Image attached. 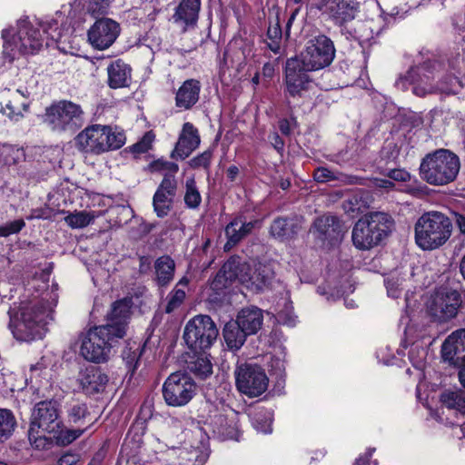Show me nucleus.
<instances>
[{"label": "nucleus", "instance_id": "1", "mask_svg": "<svg viewBox=\"0 0 465 465\" xmlns=\"http://www.w3.org/2000/svg\"><path fill=\"white\" fill-rule=\"evenodd\" d=\"M132 306L131 298L114 302L105 316V323L87 331L80 348L85 360L95 363L108 361L112 349L126 335Z\"/></svg>", "mask_w": 465, "mask_h": 465}, {"label": "nucleus", "instance_id": "2", "mask_svg": "<svg viewBox=\"0 0 465 465\" xmlns=\"http://www.w3.org/2000/svg\"><path fill=\"white\" fill-rule=\"evenodd\" d=\"M53 320V309L44 300L23 302L14 316L10 328L16 340L30 341L41 337L42 330Z\"/></svg>", "mask_w": 465, "mask_h": 465}, {"label": "nucleus", "instance_id": "3", "mask_svg": "<svg viewBox=\"0 0 465 465\" xmlns=\"http://www.w3.org/2000/svg\"><path fill=\"white\" fill-rule=\"evenodd\" d=\"M395 229L392 216L384 212H370L354 224L351 240L355 248L368 251L379 246Z\"/></svg>", "mask_w": 465, "mask_h": 465}, {"label": "nucleus", "instance_id": "4", "mask_svg": "<svg viewBox=\"0 0 465 465\" xmlns=\"http://www.w3.org/2000/svg\"><path fill=\"white\" fill-rule=\"evenodd\" d=\"M452 220L446 214L431 211L424 213L414 224L416 244L423 251L443 246L452 234Z\"/></svg>", "mask_w": 465, "mask_h": 465}, {"label": "nucleus", "instance_id": "5", "mask_svg": "<svg viewBox=\"0 0 465 465\" xmlns=\"http://www.w3.org/2000/svg\"><path fill=\"white\" fill-rule=\"evenodd\" d=\"M460 168V158L447 149H438L422 158L420 175L423 181L435 186L452 183Z\"/></svg>", "mask_w": 465, "mask_h": 465}, {"label": "nucleus", "instance_id": "6", "mask_svg": "<svg viewBox=\"0 0 465 465\" xmlns=\"http://www.w3.org/2000/svg\"><path fill=\"white\" fill-rule=\"evenodd\" d=\"M219 334L216 324L209 315L199 314L185 325L183 340L188 348L195 353L209 350Z\"/></svg>", "mask_w": 465, "mask_h": 465}, {"label": "nucleus", "instance_id": "7", "mask_svg": "<svg viewBox=\"0 0 465 465\" xmlns=\"http://www.w3.org/2000/svg\"><path fill=\"white\" fill-rule=\"evenodd\" d=\"M4 39V52L9 54L17 50L20 54H34L41 49L44 38L39 28L35 27L27 20L18 22L16 35H13L10 29L2 31Z\"/></svg>", "mask_w": 465, "mask_h": 465}, {"label": "nucleus", "instance_id": "8", "mask_svg": "<svg viewBox=\"0 0 465 465\" xmlns=\"http://www.w3.org/2000/svg\"><path fill=\"white\" fill-rule=\"evenodd\" d=\"M45 122L54 131L74 133L84 124V112L79 104L63 100L46 108Z\"/></svg>", "mask_w": 465, "mask_h": 465}, {"label": "nucleus", "instance_id": "9", "mask_svg": "<svg viewBox=\"0 0 465 465\" xmlns=\"http://www.w3.org/2000/svg\"><path fill=\"white\" fill-rule=\"evenodd\" d=\"M461 302L458 291L440 287L427 300L426 311L433 322L443 323L457 316Z\"/></svg>", "mask_w": 465, "mask_h": 465}, {"label": "nucleus", "instance_id": "10", "mask_svg": "<svg viewBox=\"0 0 465 465\" xmlns=\"http://www.w3.org/2000/svg\"><path fill=\"white\" fill-rule=\"evenodd\" d=\"M335 56L333 42L324 35L310 39L298 59L312 71L329 66Z\"/></svg>", "mask_w": 465, "mask_h": 465}, {"label": "nucleus", "instance_id": "11", "mask_svg": "<svg viewBox=\"0 0 465 465\" xmlns=\"http://www.w3.org/2000/svg\"><path fill=\"white\" fill-rule=\"evenodd\" d=\"M194 381L184 372H173L163 385V396L167 405L182 407L186 405L196 394Z\"/></svg>", "mask_w": 465, "mask_h": 465}, {"label": "nucleus", "instance_id": "12", "mask_svg": "<svg viewBox=\"0 0 465 465\" xmlns=\"http://www.w3.org/2000/svg\"><path fill=\"white\" fill-rule=\"evenodd\" d=\"M235 384L238 391L251 398L262 395L268 387V377L257 364L242 363L236 366Z\"/></svg>", "mask_w": 465, "mask_h": 465}, {"label": "nucleus", "instance_id": "13", "mask_svg": "<svg viewBox=\"0 0 465 465\" xmlns=\"http://www.w3.org/2000/svg\"><path fill=\"white\" fill-rule=\"evenodd\" d=\"M63 420L60 418V404L55 400H45L35 403L32 409L30 423L32 432L41 430L50 434L58 431Z\"/></svg>", "mask_w": 465, "mask_h": 465}, {"label": "nucleus", "instance_id": "14", "mask_svg": "<svg viewBox=\"0 0 465 465\" xmlns=\"http://www.w3.org/2000/svg\"><path fill=\"white\" fill-rule=\"evenodd\" d=\"M312 72L302 63L298 56L289 58L285 64V84L286 92L290 96L302 97L304 92L310 89L312 78L309 73Z\"/></svg>", "mask_w": 465, "mask_h": 465}, {"label": "nucleus", "instance_id": "15", "mask_svg": "<svg viewBox=\"0 0 465 465\" xmlns=\"http://www.w3.org/2000/svg\"><path fill=\"white\" fill-rule=\"evenodd\" d=\"M120 30L117 22L110 18H101L88 30V40L94 48L104 50L114 43Z\"/></svg>", "mask_w": 465, "mask_h": 465}, {"label": "nucleus", "instance_id": "16", "mask_svg": "<svg viewBox=\"0 0 465 465\" xmlns=\"http://www.w3.org/2000/svg\"><path fill=\"white\" fill-rule=\"evenodd\" d=\"M250 264L242 261L239 256H232L223 265L212 282L215 290L227 288L234 281H239L243 285V278L247 275Z\"/></svg>", "mask_w": 465, "mask_h": 465}, {"label": "nucleus", "instance_id": "17", "mask_svg": "<svg viewBox=\"0 0 465 465\" xmlns=\"http://www.w3.org/2000/svg\"><path fill=\"white\" fill-rule=\"evenodd\" d=\"M177 192V182L173 175L164 174L153 197V206L156 215L163 218L170 213Z\"/></svg>", "mask_w": 465, "mask_h": 465}, {"label": "nucleus", "instance_id": "18", "mask_svg": "<svg viewBox=\"0 0 465 465\" xmlns=\"http://www.w3.org/2000/svg\"><path fill=\"white\" fill-rule=\"evenodd\" d=\"M441 358L455 367L465 365V329L453 332L444 341Z\"/></svg>", "mask_w": 465, "mask_h": 465}, {"label": "nucleus", "instance_id": "19", "mask_svg": "<svg viewBox=\"0 0 465 465\" xmlns=\"http://www.w3.org/2000/svg\"><path fill=\"white\" fill-rule=\"evenodd\" d=\"M104 125L94 124L86 127L75 137L77 148L84 153L101 154L104 153Z\"/></svg>", "mask_w": 465, "mask_h": 465}, {"label": "nucleus", "instance_id": "20", "mask_svg": "<svg viewBox=\"0 0 465 465\" xmlns=\"http://www.w3.org/2000/svg\"><path fill=\"white\" fill-rule=\"evenodd\" d=\"M311 232L321 241L332 243L341 238L342 225L337 216L322 215L314 221Z\"/></svg>", "mask_w": 465, "mask_h": 465}, {"label": "nucleus", "instance_id": "21", "mask_svg": "<svg viewBox=\"0 0 465 465\" xmlns=\"http://www.w3.org/2000/svg\"><path fill=\"white\" fill-rule=\"evenodd\" d=\"M441 66L437 61H426L422 64L413 67L407 72L404 77H401L397 84L410 81L414 86L429 88L433 85L430 82L435 78V72Z\"/></svg>", "mask_w": 465, "mask_h": 465}, {"label": "nucleus", "instance_id": "22", "mask_svg": "<svg viewBox=\"0 0 465 465\" xmlns=\"http://www.w3.org/2000/svg\"><path fill=\"white\" fill-rule=\"evenodd\" d=\"M200 142L198 130L193 124L189 122L183 124L171 157L173 159H185L199 146Z\"/></svg>", "mask_w": 465, "mask_h": 465}, {"label": "nucleus", "instance_id": "23", "mask_svg": "<svg viewBox=\"0 0 465 465\" xmlns=\"http://www.w3.org/2000/svg\"><path fill=\"white\" fill-rule=\"evenodd\" d=\"M108 381V376L99 367L94 366L81 371L78 376L79 384L87 395L104 391Z\"/></svg>", "mask_w": 465, "mask_h": 465}, {"label": "nucleus", "instance_id": "24", "mask_svg": "<svg viewBox=\"0 0 465 465\" xmlns=\"http://www.w3.org/2000/svg\"><path fill=\"white\" fill-rule=\"evenodd\" d=\"M256 222H247L242 216L235 217L225 227L227 242L223 246L224 251L229 252L242 240L247 237L254 229Z\"/></svg>", "mask_w": 465, "mask_h": 465}, {"label": "nucleus", "instance_id": "25", "mask_svg": "<svg viewBox=\"0 0 465 465\" xmlns=\"http://www.w3.org/2000/svg\"><path fill=\"white\" fill-rule=\"evenodd\" d=\"M272 269L266 264L259 263L254 268L250 266L247 275L243 278V285L252 292H262L267 288L273 279Z\"/></svg>", "mask_w": 465, "mask_h": 465}, {"label": "nucleus", "instance_id": "26", "mask_svg": "<svg viewBox=\"0 0 465 465\" xmlns=\"http://www.w3.org/2000/svg\"><path fill=\"white\" fill-rule=\"evenodd\" d=\"M301 227V219L297 216L277 217L271 224L270 233L282 242L290 241L297 236Z\"/></svg>", "mask_w": 465, "mask_h": 465}, {"label": "nucleus", "instance_id": "27", "mask_svg": "<svg viewBox=\"0 0 465 465\" xmlns=\"http://www.w3.org/2000/svg\"><path fill=\"white\" fill-rule=\"evenodd\" d=\"M28 103L25 96L20 90L11 92L7 90L4 94L1 112L11 120L18 121L23 117L24 112L27 111Z\"/></svg>", "mask_w": 465, "mask_h": 465}, {"label": "nucleus", "instance_id": "28", "mask_svg": "<svg viewBox=\"0 0 465 465\" xmlns=\"http://www.w3.org/2000/svg\"><path fill=\"white\" fill-rule=\"evenodd\" d=\"M201 84L196 79H188L179 87L175 95V105L184 110L191 109L200 97Z\"/></svg>", "mask_w": 465, "mask_h": 465}, {"label": "nucleus", "instance_id": "29", "mask_svg": "<svg viewBox=\"0 0 465 465\" xmlns=\"http://www.w3.org/2000/svg\"><path fill=\"white\" fill-rule=\"evenodd\" d=\"M201 0H181L173 15L175 23H183V31L194 26L198 21Z\"/></svg>", "mask_w": 465, "mask_h": 465}, {"label": "nucleus", "instance_id": "30", "mask_svg": "<svg viewBox=\"0 0 465 465\" xmlns=\"http://www.w3.org/2000/svg\"><path fill=\"white\" fill-rule=\"evenodd\" d=\"M108 85L112 89L127 87L131 82L132 68L123 60L112 62L107 67Z\"/></svg>", "mask_w": 465, "mask_h": 465}, {"label": "nucleus", "instance_id": "31", "mask_svg": "<svg viewBox=\"0 0 465 465\" xmlns=\"http://www.w3.org/2000/svg\"><path fill=\"white\" fill-rule=\"evenodd\" d=\"M359 3L353 0H331L328 6L329 15L337 24H343L355 18Z\"/></svg>", "mask_w": 465, "mask_h": 465}, {"label": "nucleus", "instance_id": "32", "mask_svg": "<svg viewBox=\"0 0 465 465\" xmlns=\"http://www.w3.org/2000/svg\"><path fill=\"white\" fill-rule=\"evenodd\" d=\"M235 321L249 335H254L262 326L263 312L256 306L244 307L238 312Z\"/></svg>", "mask_w": 465, "mask_h": 465}, {"label": "nucleus", "instance_id": "33", "mask_svg": "<svg viewBox=\"0 0 465 465\" xmlns=\"http://www.w3.org/2000/svg\"><path fill=\"white\" fill-rule=\"evenodd\" d=\"M223 336L229 350L239 351L249 335L247 331L235 320H232L224 325Z\"/></svg>", "mask_w": 465, "mask_h": 465}, {"label": "nucleus", "instance_id": "34", "mask_svg": "<svg viewBox=\"0 0 465 465\" xmlns=\"http://www.w3.org/2000/svg\"><path fill=\"white\" fill-rule=\"evenodd\" d=\"M68 421L78 428L86 426L87 429L95 421L86 403L78 401L70 403L66 410Z\"/></svg>", "mask_w": 465, "mask_h": 465}, {"label": "nucleus", "instance_id": "35", "mask_svg": "<svg viewBox=\"0 0 465 465\" xmlns=\"http://www.w3.org/2000/svg\"><path fill=\"white\" fill-rule=\"evenodd\" d=\"M155 281L157 285L163 287L168 285L173 279L175 262L169 255H163L154 262Z\"/></svg>", "mask_w": 465, "mask_h": 465}, {"label": "nucleus", "instance_id": "36", "mask_svg": "<svg viewBox=\"0 0 465 465\" xmlns=\"http://www.w3.org/2000/svg\"><path fill=\"white\" fill-rule=\"evenodd\" d=\"M313 178L318 183H328L331 181H339L345 184L361 183V178L353 175H348L338 172H333L326 167H318L313 173Z\"/></svg>", "mask_w": 465, "mask_h": 465}, {"label": "nucleus", "instance_id": "37", "mask_svg": "<svg viewBox=\"0 0 465 465\" xmlns=\"http://www.w3.org/2000/svg\"><path fill=\"white\" fill-rule=\"evenodd\" d=\"M142 353L143 346L140 342L134 341H128L126 342V346L122 352V357L131 376L137 369Z\"/></svg>", "mask_w": 465, "mask_h": 465}, {"label": "nucleus", "instance_id": "38", "mask_svg": "<svg viewBox=\"0 0 465 465\" xmlns=\"http://www.w3.org/2000/svg\"><path fill=\"white\" fill-rule=\"evenodd\" d=\"M441 403L448 409L456 410L465 414V391L462 390H447L440 394Z\"/></svg>", "mask_w": 465, "mask_h": 465}, {"label": "nucleus", "instance_id": "39", "mask_svg": "<svg viewBox=\"0 0 465 465\" xmlns=\"http://www.w3.org/2000/svg\"><path fill=\"white\" fill-rule=\"evenodd\" d=\"M17 427L14 413L8 409L0 408V443L9 440Z\"/></svg>", "mask_w": 465, "mask_h": 465}, {"label": "nucleus", "instance_id": "40", "mask_svg": "<svg viewBox=\"0 0 465 465\" xmlns=\"http://www.w3.org/2000/svg\"><path fill=\"white\" fill-rule=\"evenodd\" d=\"M213 431L224 438H232L235 431L234 422L232 419H229L227 415L218 413L212 419Z\"/></svg>", "mask_w": 465, "mask_h": 465}, {"label": "nucleus", "instance_id": "41", "mask_svg": "<svg viewBox=\"0 0 465 465\" xmlns=\"http://www.w3.org/2000/svg\"><path fill=\"white\" fill-rule=\"evenodd\" d=\"M188 369L200 379H206L213 373V364L207 356H197L188 362Z\"/></svg>", "mask_w": 465, "mask_h": 465}, {"label": "nucleus", "instance_id": "42", "mask_svg": "<svg viewBox=\"0 0 465 465\" xmlns=\"http://www.w3.org/2000/svg\"><path fill=\"white\" fill-rule=\"evenodd\" d=\"M86 428L64 429L63 424L60 425L58 431L51 432L49 435H52L57 445L66 446L82 436Z\"/></svg>", "mask_w": 465, "mask_h": 465}, {"label": "nucleus", "instance_id": "43", "mask_svg": "<svg viewBox=\"0 0 465 465\" xmlns=\"http://www.w3.org/2000/svg\"><path fill=\"white\" fill-rule=\"evenodd\" d=\"M455 82V77L448 76L444 81L439 82L436 85H430L429 88L413 86V93L418 96H424L427 94H433L436 92L450 94L452 93V85Z\"/></svg>", "mask_w": 465, "mask_h": 465}, {"label": "nucleus", "instance_id": "44", "mask_svg": "<svg viewBox=\"0 0 465 465\" xmlns=\"http://www.w3.org/2000/svg\"><path fill=\"white\" fill-rule=\"evenodd\" d=\"M95 215L94 213L85 211L69 213L64 217V222L73 229L84 228L94 222Z\"/></svg>", "mask_w": 465, "mask_h": 465}, {"label": "nucleus", "instance_id": "45", "mask_svg": "<svg viewBox=\"0 0 465 465\" xmlns=\"http://www.w3.org/2000/svg\"><path fill=\"white\" fill-rule=\"evenodd\" d=\"M104 153L110 150H117L125 143V134L122 131L113 130L111 126L104 125Z\"/></svg>", "mask_w": 465, "mask_h": 465}, {"label": "nucleus", "instance_id": "46", "mask_svg": "<svg viewBox=\"0 0 465 465\" xmlns=\"http://www.w3.org/2000/svg\"><path fill=\"white\" fill-rule=\"evenodd\" d=\"M110 222L114 226H123L133 216V210L126 205H116L108 210Z\"/></svg>", "mask_w": 465, "mask_h": 465}, {"label": "nucleus", "instance_id": "47", "mask_svg": "<svg viewBox=\"0 0 465 465\" xmlns=\"http://www.w3.org/2000/svg\"><path fill=\"white\" fill-rule=\"evenodd\" d=\"M186 298V291L183 288L174 287L167 295L165 312L172 313L182 306Z\"/></svg>", "mask_w": 465, "mask_h": 465}, {"label": "nucleus", "instance_id": "48", "mask_svg": "<svg viewBox=\"0 0 465 465\" xmlns=\"http://www.w3.org/2000/svg\"><path fill=\"white\" fill-rule=\"evenodd\" d=\"M202 202L201 194L196 187L193 178L186 181V192L184 194V203L190 209L197 208Z\"/></svg>", "mask_w": 465, "mask_h": 465}, {"label": "nucleus", "instance_id": "49", "mask_svg": "<svg viewBox=\"0 0 465 465\" xmlns=\"http://www.w3.org/2000/svg\"><path fill=\"white\" fill-rule=\"evenodd\" d=\"M282 28L279 22L270 25L267 30V37L270 42L267 43L268 48L274 54H279L281 50Z\"/></svg>", "mask_w": 465, "mask_h": 465}, {"label": "nucleus", "instance_id": "50", "mask_svg": "<svg viewBox=\"0 0 465 465\" xmlns=\"http://www.w3.org/2000/svg\"><path fill=\"white\" fill-rule=\"evenodd\" d=\"M41 430L32 432L31 427L28 430V440L31 445L37 450L47 449L52 444L51 438L45 436L46 433L40 434Z\"/></svg>", "mask_w": 465, "mask_h": 465}, {"label": "nucleus", "instance_id": "51", "mask_svg": "<svg viewBox=\"0 0 465 465\" xmlns=\"http://www.w3.org/2000/svg\"><path fill=\"white\" fill-rule=\"evenodd\" d=\"M149 169L151 172H163L166 171L164 174L173 175L178 172L179 166L177 163L173 162L164 161L163 159H158L152 162L149 164Z\"/></svg>", "mask_w": 465, "mask_h": 465}, {"label": "nucleus", "instance_id": "52", "mask_svg": "<svg viewBox=\"0 0 465 465\" xmlns=\"http://www.w3.org/2000/svg\"><path fill=\"white\" fill-rule=\"evenodd\" d=\"M110 6V0H89L86 10L93 17H98L107 14Z\"/></svg>", "mask_w": 465, "mask_h": 465}, {"label": "nucleus", "instance_id": "53", "mask_svg": "<svg viewBox=\"0 0 465 465\" xmlns=\"http://www.w3.org/2000/svg\"><path fill=\"white\" fill-rule=\"evenodd\" d=\"M155 139V134L153 131H148L144 134L140 141L133 144L131 151L135 153H143L148 152L152 148V144Z\"/></svg>", "mask_w": 465, "mask_h": 465}, {"label": "nucleus", "instance_id": "54", "mask_svg": "<svg viewBox=\"0 0 465 465\" xmlns=\"http://www.w3.org/2000/svg\"><path fill=\"white\" fill-rule=\"evenodd\" d=\"M213 152L211 150H206L201 154L191 159L188 163L193 169L203 167L207 170L210 167Z\"/></svg>", "mask_w": 465, "mask_h": 465}, {"label": "nucleus", "instance_id": "55", "mask_svg": "<svg viewBox=\"0 0 465 465\" xmlns=\"http://www.w3.org/2000/svg\"><path fill=\"white\" fill-rule=\"evenodd\" d=\"M25 223L23 219H17L0 226V237H7L11 234L18 233Z\"/></svg>", "mask_w": 465, "mask_h": 465}, {"label": "nucleus", "instance_id": "56", "mask_svg": "<svg viewBox=\"0 0 465 465\" xmlns=\"http://www.w3.org/2000/svg\"><path fill=\"white\" fill-rule=\"evenodd\" d=\"M55 214L54 209H52L48 205H45L43 207L35 208L30 211V214L26 216V219L31 221L34 219H52Z\"/></svg>", "mask_w": 465, "mask_h": 465}, {"label": "nucleus", "instance_id": "57", "mask_svg": "<svg viewBox=\"0 0 465 465\" xmlns=\"http://www.w3.org/2000/svg\"><path fill=\"white\" fill-rule=\"evenodd\" d=\"M385 285L387 288L388 294L392 298H398L401 294V280L398 277H389L385 280Z\"/></svg>", "mask_w": 465, "mask_h": 465}, {"label": "nucleus", "instance_id": "58", "mask_svg": "<svg viewBox=\"0 0 465 465\" xmlns=\"http://www.w3.org/2000/svg\"><path fill=\"white\" fill-rule=\"evenodd\" d=\"M80 460L77 452L66 451L58 459L56 465H75Z\"/></svg>", "mask_w": 465, "mask_h": 465}, {"label": "nucleus", "instance_id": "59", "mask_svg": "<svg viewBox=\"0 0 465 465\" xmlns=\"http://www.w3.org/2000/svg\"><path fill=\"white\" fill-rule=\"evenodd\" d=\"M388 177L398 182H408L411 174L403 169H393L388 173Z\"/></svg>", "mask_w": 465, "mask_h": 465}, {"label": "nucleus", "instance_id": "60", "mask_svg": "<svg viewBox=\"0 0 465 465\" xmlns=\"http://www.w3.org/2000/svg\"><path fill=\"white\" fill-rule=\"evenodd\" d=\"M346 202L350 205L349 211H351V212H356V211L359 212V211H361V207L364 206L361 203V193H354Z\"/></svg>", "mask_w": 465, "mask_h": 465}, {"label": "nucleus", "instance_id": "61", "mask_svg": "<svg viewBox=\"0 0 465 465\" xmlns=\"http://www.w3.org/2000/svg\"><path fill=\"white\" fill-rule=\"evenodd\" d=\"M331 1V0H314L308 5V7L311 11L315 9L328 14V6L330 5Z\"/></svg>", "mask_w": 465, "mask_h": 465}, {"label": "nucleus", "instance_id": "62", "mask_svg": "<svg viewBox=\"0 0 465 465\" xmlns=\"http://www.w3.org/2000/svg\"><path fill=\"white\" fill-rule=\"evenodd\" d=\"M452 220L455 223L457 228L459 229L460 234L465 235V214L458 212H453Z\"/></svg>", "mask_w": 465, "mask_h": 465}, {"label": "nucleus", "instance_id": "63", "mask_svg": "<svg viewBox=\"0 0 465 465\" xmlns=\"http://www.w3.org/2000/svg\"><path fill=\"white\" fill-rule=\"evenodd\" d=\"M151 258L149 256L142 255L139 257V272L142 274L147 273L151 270Z\"/></svg>", "mask_w": 465, "mask_h": 465}, {"label": "nucleus", "instance_id": "64", "mask_svg": "<svg viewBox=\"0 0 465 465\" xmlns=\"http://www.w3.org/2000/svg\"><path fill=\"white\" fill-rule=\"evenodd\" d=\"M374 450H369L363 456L358 458L354 465H371L370 460Z\"/></svg>", "mask_w": 465, "mask_h": 465}]
</instances>
